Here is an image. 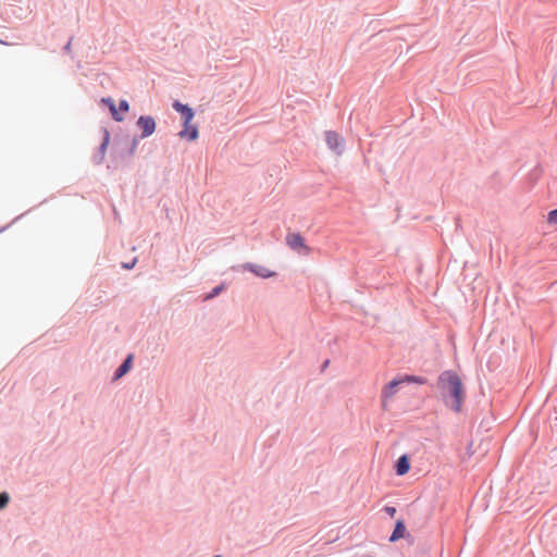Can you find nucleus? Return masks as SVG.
I'll return each mask as SVG.
<instances>
[{
	"mask_svg": "<svg viewBox=\"0 0 557 557\" xmlns=\"http://www.w3.org/2000/svg\"><path fill=\"white\" fill-rule=\"evenodd\" d=\"M437 388L446 407L454 412H460L465 389L460 376L454 370H445L437 377Z\"/></svg>",
	"mask_w": 557,
	"mask_h": 557,
	"instance_id": "1",
	"label": "nucleus"
},
{
	"mask_svg": "<svg viewBox=\"0 0 557 557\" xmlns=\"http://www.w3.org/2000/svg\"><path fill=\"white\" fill-rule=\"evenodd\" d=\"M138 141H101L98 151L92 157L94 163H102L106 151L110 147L111 156L115 161L114 166H116L119 161H125L133 156Z\"/></svg>",
	"mask_w": 557,
	"mask_h": 557,
	"instance_id": "2",
	"label": "nucleus"
},
{
	"mask_svg": "<svg viewBox=\"0 0 557 557\" xmlns=\"http://www.w3.org/2000/svg\"><path fill=\"white\" fill-rule=\"evenodd\" d=\"M173 108L175 111L182 114L184 120V127L180 132V136L184 139H196L198 137V128L196 125L191 124L194 119V111L187 104H183L180 101L173 102Z\"/></svg>",
	"mask_w": 557,
	"mask_h": 557,
	"instance_id": "3",
	"label": "nucleus"
},
{
	"mask_svg": "<svg viewBox=\"0 0 557 557\" xmlns=\"http://www.w3.org/2000/svg\"><path fill=\"white\" fill-rule=\"evenodd\" d=\"M137 127L141 137H149L156 129V121L152 116H140L137 121Z\"/></svg>",
	"mask_w": 557,
	"mask_h": 557,
	"instance_id": "4",
	"label": "nucleus"
},
{
	"mask_svg": "<svg viewBox=\"0 0 557 557\" xmlns=\"http://www.w3.org/2000/svg\"><path fill=\"white\" fill-rule=\"evenodd\" d=\"M243 268H244V270H248L261 278H270L276 274L275 272L271 271L270 269H268L263 265H260L257 263H251V262L245 263L243 265Z\"/></svg>",
	"mask_w": 557,
	"mask_h": 557,
	"instance_id": "5",
	"label": "nucleus"
},
{
	"mask_svg": "<svg viewBox=\"0 0 557 557\" xmlns=\"http://www.w3.org/2000/svg\"><path fill=\"white\" fill-rule=\"evenodd\" d=\"M407 536H410V534L407 532L405 521L403 519H398L395 522L394 530H393L392 534L389 535L388 541L391 543H395L398 540L405 539Z\"/></svg>",
	"mask_w": 557,
	"mask_h": 557,
	"instance_id": "6",
	"label": "nucleus"
},
{
	"mask_svg": "<svg viewBox=\"0 0 557 557\" xmlns=\"http://www.w3.org/2000/svg\"><path fill=\"white\" fill-rule=\"evenodd\" d=\"M395 473L399 476L407 474L410 470V458L407 454L398 457L394 465Z\"/></svg>",
	"mask_w": 557,
	"mask_h": 557,
	"instance_id": "7",
	"label": "nucleus"
},
{
	"mask_svg": "<svg viewBox=\"0 0 557 557\" xmlns=\"http://www.w3.org/2000/svg\"><path fill=\"white\" fill-rule=\"evenodd\" d=\"M133 364V355H127L125 359L121 362V364L113 372L112 379L114 381L123 377L132 368Z\"/></svg>",
	"mask_w": 557,
	"mask_h": 557,
	"instance_id": "8",
	"label": "nucleus"
},
{
	"mask_svg": "<svg viewBox=\"0 0 557 557\" xmlns=\"http://www.w3.org/2000/svg\"><path fill=\"white\" fill-rule=\"evenodd\" d=\"M401 384V380L399 376L394 377L391 380L382 391V398L388 399L393 397L396 394L397 387Z\"/></svg>",
	"mask_w": 557,
	"mask_h": 557,
	"instance_id": "9",
	"label": "nucleus"
},
{
	"mask_svg": "<svg viewBox=\"0 0 557 557\" xmlns=\"http://www.w3.org/2000/svg\"><path fill=\"white\" fill-rule=\"evenodd\" d=\"M286 240L288 246L294 250H297L299 248H307V246L305 245V238L301 236L300 233L288 234Z\"/></svg>",
	"mask_w": 557,
	"mask_h": 557,
	"instance_id": "10",
	"label": "nucleus"
},
{
	"mask_svg": "<svg viewBox=\"0 0 557 557\" xmlns=\"http://www.w3.org/2000/svg\"><path fill=\"white\" fill-rule=\"evenodd\" d=\"M101 103L106 104L111 113V116L114 121L121 122L124 120L123 114H120V111L117 110L115 102L112 98H102Z\"/></svg>",
	"mask_w": 557,
	"mask_h": 557,
	"instance_id": "11",
	"label": "nucleus"
},
{
	"mask_svg": "<svg viewBox=\"0 0 557 557\" xmlns=\"http://www.w3.org/2000/svg\"><path fill=\"white\" fill-rule=\"evenodd\" d=\"M399 377L401 380V384L403 383H414V384L423 385V384H425L428 382L426 377L419 376V375L405 374V375L399 376Z\"/></svg>",
	"mask_w": 557,
	"mask_h": 557,
	"instance_id": "12",
	"label": "nucleus"
},
{
	"mask_svg": "<svg viewBox=\"0 0 557 557\" xmlns=\"http://www.w3.org/2000/svg\"><path fill=\"white\" fill-rule=\"evenodd\" d=\"M346 141H325L327 148L336 156H341L345 150Z\"/></svg>",
	"mask_w": 557,
	"mask_h": 557,
	"instance_id": "13",
	"label": "nucleus"
},
{
	"mask_svg": "<svg viewBox=\"0 0 557 557\" xmlns=\"http://www.w3.org/2000/svg\"><path fill=\"white\" fill-rule=\"evenodd\" d=\"M225 288V284H220V285H216L215 287H213L206 296H205V300H210V299H213L215 298L216 296H219Z\"/></svg>",
	"mask_w": 557,
	"mask_h": 557,
	"instance_id": "14",
	"label": "nucleus"
},
{
	"mask_svg": "<svg viewBox=\"0 0 557 557\" xmlns=\"http://www.w3.org/2000/svg\"><path fill=\"white\" fill-rule=\"evenodd\" d=\"M10 502V495L7 492L0 493V510L4 509Z\"/></svg>",
	"mask_w": 557,
	"mask_h": 557,
	"instance_id": "15",
	"label": "nucleus"
},
{
	"mask_svg": "<svg viewBox=\"0 0 557 557\" xmlns=\"http://www.w3.org/2000/svg\"><path fill=\"white\" fill-rule=\"evenodd\" d=\"M547 222L549 224H555L557 225V208L556 209H553L548 212L547 214Z\"/></svg>",
	"mask_w": 557,
	"mask_h": 557,
	"instance_id": "16",
	"label": "nucleus"
},
{
	"mask_svg": "<svg viewBox=\"0 0 557 557\" xmlns=\"http://www.w3.org/2000/svg\"><path fill=\"white\" fill-rule=\"evenodd\" d=\"M117 110L120 111V114L126 113L129 110L128 102L126 100H121Z\"/></svg>",
	"mask_w": 557,
	"mask_h": 557,
	"instance_id": "17",
	"label": "nucleus"
},
{
	"mask_svg": "<svg viewBox=\"0 0 557 557\" xmlns=\"http://www.w3.org/2000/svg\"><path fill=\"white\" fill-rule=\"evenodd\" d=\"M384 511L389 516V517H394L397 512L396 508L393 507V506H385L384 507Z\"/></svg>",
	"mask_w": 557,
	"mask_h": 557,
	"instance_id": "18",
	"label": "nucleus"
},
{
	"mask_svg": "<svg viewBox=\"0 0 557 557\" xmlns=\"http://www.w3.org/2000/svg\"><path fill=\"white\" fill-rule=\"evenodd\" d=\"M136 262H137V259H136V258H134V259H133V261L127 262V263H123V264H122V268H123V269H126V270H131V269H133V268H134V265H135V263H136Z\"/></svg>",
	"mask_w": 557,
	"mask_h": 557,
	"instance_id": "19",
	"label": "nucleus"
},
{
	"mask_svg": "<svg viewBox=\"0 0 557 557\" xmlns=\"http://www.w3.org/2000/svg\"><path fill=\"white\" fill-rule=\"evenodd\" d=\"M382 407L383 409L387 408V399L382 398Z\"/></svg>",
	"mask_w": 557,
	"mask_h": 557,
	"instance_id": "20",
	"label": "nucleus"
},
{
	"mask_svg": "<svg viewBox=\"0 0 557 557\" xmlns=\"http://www.w3.org/2000/svg\"><path fill=\"white\" fill-rule=\"evenodd\" d=\"M329 363H330V360H329V359H326V360L323 362V364H322V370H324V369L329 366Z\"/></svg>",
	"mask_w": 557,
	"mask_h": 557,
	"instance_id": "21",
	"label": "nucleus"
},
{
	"mask_svg": "<svg viewBox=\"0 0 557 557\" xmlns=\"http://www.w3.org/2000/svg\"><path fill=\"white\" fill-rule=\"evenodd\" d=\"M7 227H8V226L1 227V228H0V233H2L3 231H5V230H7Z\"/></svg>",
	"mask_w": 557,
	"mask_h": 557,
	"instance_id": "22",
	"label": "nucleus"
},
{
	"mask_svg": "<svg viewBox=\"0 0 557 557\" xmlns=\"http://www.w3.org/2000/svg\"><path fill=\"white\" fill-rule=\"evenodd\" d=\"M555 421L557 422V416L555 417Z\"/></svg>",
	"mask_w": 557,
	"mask_h": 557,
	"instance_id": "23",
	"label": "nucleus"
}]
</instances>
